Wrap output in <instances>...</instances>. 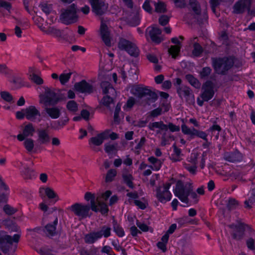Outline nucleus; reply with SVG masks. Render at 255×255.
<instances>
[{
  "label": "nucleus",
  "instance_id": "obj_3",
  "mask_svg": "<svg viewBox=\"0 0 255 255\" xmlns=\"http://www.w3.org/2000/svg\"><path fill=\"white\" fill-rule=\"evenodd\" d=\"M193 190L192 183L190 182L183 183L181 180H178L176 183L175 188L173 189V192L181 202L188 203L189 195L194 199L197 198L196 193Z\"/></svg>",
  "mask_w": 255,
  "mask_h": 255
},
{
  "label": "nucleus",
  "instance_id": "obj_5",
  "mask_svg": "<svg viewBox=\"0 0 255 255\" xmlns=\"http://www.w3.org/2000/svg\"><path fill=\"white\" fill-rule=\"evenodd\" d=\"M174 180L172 179L170 182L166 183L163 186H160L156 191V197L158 200L162 203H165L170 201L172 197V194L169 189Z\"/></svg>",
  "mask_w": 255,
  "mask_h": 255
},
{
  "label": "nucleus",
  "instance_id": "obj_26",
  "mask_svg": "<svg viewBox=\"0 0 255 255\" xmlns=\"http://www.w3.org/2000/svg\"><path fill=\"white\" fill-rule=\"evenodd\" d=\"M172 43L175 44V45L171 46L168 49V52L173 58H175L180 52L181 48V43L177 37H173L171 39Z\"/></svg>",
  "mask_w": 255,
  "mask_h": 255
},
{
  "label": "nucleus",
  "instance_id": "obj_20",
  "mask_svg": "<svg viewBox=\"0 0 255 255\" xmlns=\"http://www.w3.org/2000/svg\"><path fill=\"white\" fill-rule=\"evenodd\" d=\"M37 141L41 144H47L51 140L49 130L48 129L39 128L37 130Z\"/></svg>",
  "mask_w": 255,
  "mask_h": 255
},
{
  "label": "nucleus",
  "instance_id": "obj_23",
  "mask_svg": "<svg viewBox=\"0 0 255 255\" xmlns=\"http://www.w3.org/2000/svg\"><path fill=\"white\" fill-rule=\"evenodd\" d=\"M35 131V128L31 123L26 125L23 128L22 133L17 135V138L19 141L23 140L25 137L32 136Z\"/></svg>",
  "mask_w": 255,
  "mask_h": 255
},
{
  "label": "nucleus",
  "instance_id": "obj_9",
  "mask_svg": "<svg viewBox=\"0 0 255 255\" xmlns=\"http://www.w3.org/2000/svg\"><path fill=\"white\" fill-rule=\"evenodd\" d=\"M91 207L89 205L75 203L70 207V209L79 218H86L90 216L89 212Z\"/></svg>",
  "mask_w": 255,
  "mask_h": 255
},
{
  "label": "nucleus",
  "instance_id": "obj_50",
  "mask_svg": "<svg viewBox=\"0 0 255 255\" xmlns=\"http://www.w3.org/2000/svg\"><path fill=\"white\" fill-rule=\"evenodd\" d=\"M114 231L120 237H123L125 235L124 229L119 226L117 223L114 224Z\"/></svg>",
  "mask_w": 255,
  "mask_h": 255
},
{
  "label": "nucleus",
  "instance_id": "obj_64",
  "mask_svg": "<svg viewBox=\"0 0 255 255\" xmlns=\"http://www.w3.org/2000/svg\"><path fill=\"white\" fill-rule=\"evenodd\" d=\"M169 19L167 15H163L159 17V22L161 25H165L168 22Z\"/></svg>",
  "mask_w": 255,
  "mask_h": 255
},
{
  "label": "nucleus",
  "instance_id": "obj_15",
  "mask_svg": "<svg viewBox=\"0 0 255 255\" xmlns=\"http://www.w3.org/2000/svg\"><path fill=\"white\" fill-rule=\"evenodd\" d=\"M57 100L58 98L54 90L47 89L44 95L41 96L40 102L48 106L56 103Z\"/></svg>",
  "mask_w": 255,
  "mask_h": 255
},
{
  "label": "nucleus",
  "instance_id": "obj_6",
  "mask_svg": "<svg viewBox=\"0 0 255 255\" xmlns=\"http://www.w3.org/2000/svg\"><path fill=\"white\" fill-rule=\"evenodd\" d=\"M234 64L232 59L223 58L213 59V65L215 71L219 74H224Z\"/></svg>",
  "mask_w": 255,
  "mask_h": 255
},
{
  "label": "nucleus",
  "instance_id": "obj_30",
  "mask_svg": "<svg viewBox=\"0 0 255 255\" xmlns=\"http://www.w3.org/2000/svg\"><path fill=\"white\" fill-rule=\"evenodd\" d=\"M99 239H100V235L97 232H93L86 234L84 237V241L87 244H91Z\"/></svg>",
  "mask_w": 255,
  "mask_h": 255
},
{
  "label": "nucleus",
  "instance_id": "obj_4",
  "mask_svg": "<svg viewBox=\"0 0 255 255\" xmlns=\"http://www.w3.org/2000/svg\"><path fill=\"white\" fill-rule=\"evenodd\" d=\"M77 12V6L74 3L66 8L62 9L60 15V21L66 25L76 22L78 18Z\"/></svg>",
  "mask_w": 255,
  "mask_h": 255
},
{
  "label": "nucleus",
  "instance_id": "obj_38",
  "mask_svg": "<svg viewBox=\"0 0 255 255\" xmlns=\"http://www.w3.org/2000/svg\"><path fill=\"white\" fill-rule=\"evenodd\" d=\"M100 235V239L103 237L107 238L111 235V228L107 226H103L101 227L100 230L97 232Z\"/></svg>",
  "mask_w": 255,
  "mask_h": 255
},
{
  "label": "nucleus",
  "instance_id": "obj_27",
  "mask_svg": "<svg viewBox=\"0 0 255 255\" xmlns=\"http://www.w3.org/2000/svg\"><path fill=\"white\" fill-rule=\"evenodd\" d=\"M122 177L124 182L129 187L131 188L133 187L132 181L134 178L132 175L131 172H130L128 168H125L123 169L122 171Z\"/></svg>",
  "mask_w": 255,
  "mask_h": 255
},
{
  "label": "nucleus",
  "instance_id": "obj_44",
  "mask_svg": "<svg viewBox=\"0 0 255 255\" xmlns=\"http://www.w3.org/2000/svg\"><path fill=\"white\" fill-rule=\"evenodd\" d=\"M105 150L107 153H112L117 150V144L107 143L105 144Z\"/></svg>",
  "mask_w": 255,
  "mask_h": 255
},
{
  "label": "nucleus",
  "instance_id": "obj_57",
  "mask_svg": "<svg viewBox=\"0 0 255 255\" xmlns=\"http://www.w3.org/2000/svg\"><path fill=\"white\" fill-rule=\"evenodd\" d=\"M136 225L142 232H147L150 230V228L147 225L139 221H136Z\"/></svg>",
  "mask_w": 255,
  "mask_h": 255
},
{
  "label": "nucleus",
  "instance_id": "obj_49",
  "mask_svg": "<svg viewBox=\"0 0 255 255\" xmlns=\"http://www.w3.org/2000/svg\"><path fill=\"white\" fill-rule=\"evenodd\" d=\"M239 205L238 202L234 198H230L227 203V207L230 210L236 209Z\"/></svg>",
  "mask_w": 255,
  "mask_h": 255
},
{
  "label": "nucleus",
  "instance_id": "obj_24",
  "mask_svg": "<svg viewBox=\"0 0 255 255\" xmlns=\"http://www.w3.org/2000/svg\"><path fill=\"white\" fill-rule=\"evenodd\" d=\"M108 138V133L103 132L97 134L94 137H91L89 141L90 145L99 146L104 142V140Z\"/></svg>",
  "mask_w": 255,
  "mask_h": 255
},
{
  "label": "nucleus",
  "instance_id": "obj_51",
  "mask_svg": "<svg viewBox=\"0 0 255 255\" xmlns=\"http://www.w3.org/2000/svg\"><path fill=\"white\" fill-rule=\"evenodd\" d=\"M71 73L61 74L59 76V80L60 83L62 85H64L69 80L71 77Z\"/></svg>",
  "mask_w": 255,
  "mask_h": 255
},
{
  "label": "nucleus",
  "instance_id": "obj_31",
  "mask_svg": "<svg viewBox=\"0 0 255 255\" xmlns=\"http://www.w3.org/2000/svg\"><path fill=\"white\" fill-rule=\"evenodd\" d=\"M148 161L151 164V165L149 166V167L151 169L157 171L160 169L162 162L160 159L153 156H151L148 158Z\"/></svg>",
  "mask_w": 255,
  "mask_h": 255
},
{
  "label": "nucleus",
  "instance_id": "obj_39",
  "mask_svg": "<svg viewBox=\"0 0 255 255\" xmlns=\"http://www.w3.org/2000/svg\"><path fill=\"white\" fill-rule=\"evenodd\" d=\"M155 1L152 0H145L142 5L143 9L147 12L151 13L152 11V6H154Z\"/></svg>",
  "mask_w": 255,
  "mask_h": 255
},
{
  "label": "nucleus",
  "instance_id": "obj_16",
  "mask_svg": "<svg viewBox=\"0 0 255 255\" xmlns=\"http://www.w3.org/2000/svg\"><path fill=\"white\" fill-rule=\"evenodd\" d=\"M39 193L40 196L42 199L45 198V196H46L49 199L51 200V202L53 204L55 203L59 200L57 194L52 189L49 187H40L39 189Z\"/></svg>",
  "mask_w": 255,
  "mask_h": 255
},
{
  "label": "nucleus",
  "instance_id": "obj_42",
  "mask_svg": "<svg viewBox=\"0 0 255 255\" xmlns=\"http://www.w3.org/2000/svg\"><path fill=\"white\" fill-rule=\"evenodd\" d=\"M117 171L116 169H111L109 170L105 177V181L106 182H112L114 178L117 175Z\"/></svg>",
  "mask_w": 255,
  "mask_h": 255
},
{
  "label": "nucleus",
  "instance_id": "obj_1",
  "mask_svg": "<svg viewBox=\"0 0 255 255\" xmlns=\"http://www.w3.org/2000/svg\"><path fill=\"white\" fill-rule=\"evenodd\" d=\"M131 94L135 96L142 104L149 105L157 99L156 94L142 85H132L128 87Z\"/></svg>",
  "mask_w": 255,
  "mask_h": 255
},
{
  "label": "nucleus",
  "instance_id": "obj_55",
  "mask_svg": "<svg viewBox=\"0 0 255 255\" xmlns=\"http://www.w3.org/2000/svg\"><path fill=\"white\" fill-rule=\"evenodd\" d=\"M3 210L6 214L9 215L14 214L17 211L15 208L8 205H6L4 206Z\"/></svg>",
  "mask_w": 255,
  "mask_h": 255
},
{
  "label": "nucleus",
  "instance_id": "obj_25",
  "mask_svg": "<svg viewBox=\"0 0 255 255\" xmlns=\"http://www.w3.org/2000/svg\"><path fill=\"white\" fill-rule=\"evenodd\" d=\"M148 127L151 130H155V129H158L156 131L157 133L167 130V125L164 124L162 121L150 123L149 124Z\"/></svg>",
  "mask_w": 255,
  "mask_h": 255
},
{
  "label": "nucleus",
  "instance_id": "obj_48",
  "mask_svg": "<svg viewBox=\"0 0 255 255\" xmlns=\"http://www.w3.org/2000/svg\"><path fill=\"white\" fill-rule=\"evenodd\" d=\"M67 108L71 112L75 113L78 111V105L74 101H70L67 104Z\"/></svg>",
  "mask_w": 255,
  "mask_h": 255
},
{
  "label": "nucleus",
  "instance_id": "obj_40",
  "mask_svg": "<svg viewBox=\"0 0 255 255\" xmlns=\"http://www.w3.org/2000/svg\"><path fill=\"white\" fill-rule=\"evenodd\" d=\"M181 129L184 134L189 135L191 136H194L196 130V129L195 128H189L184 124L181 126Z\"/></svg>",
  "mask_w": 255,
  "mask_h": 255
},
{
  "label": "nucleus",
  "instance_id": "obj_32",
  "mask_svg": "<svg viewBox=\"0 0 255 255\" xmlns=\"http://www.w3.org/2000/svg\"><path fill=\"white\" fill-rule=\"evenodd\" d=\"M58 223V219L56 218L53 224H48L45 227L44 232L48 236H53L55 234L56 226Z\"/></svg>",
  "mask_w": 255,
  "mask_h": 255
},
{
  "label": "nucleus",
  "instance_id": "obj_43",
  "mask_svg": "<svg viewBox=\"0 0 255 255\" xmlns=\"http://www.w3.org/2000/svg\"><path fill=\"white\" fill-rule=\"evenodd\" d=\"M184 167L191 174L195 175L197 172V165L191 164L188 163L184 162Z\"/></svg>",
  "mask_w": 255,
  "mask_h": 255
},
{
  "label": "nucleus",
  "instance_id": "obj_12",
  "mask_svg": "<svg viewBox=\"0 0 255 255\" xmlns=\"http://www.w3.org/2000/svg\"><path fill=\"white\" fill-rule=\"evenodd\" d=\"M161 34V30L155 26L148 27L146 29L147 38L150 37L151 41L156 44L160 43L163 40Z\"/></svg>",
  "mask_w": 255,
  "mask_h": 255
},
{
  "label": "nucleus",
  "instance_id": "obj_19",
  "mask_svg": "<svg viewBox=\"0 0 255 255\" xmlns=\"http://www.w3.org/2000/svg\"><path fill=\"white\" fill-rule=\"evenodd\" d=\"M74 89L76 91L84 94H90L93 92L92 85L85 80L76 83L74 85Z\"/></svg>",
  "mask_w": 255,
  "mask_h": 255
},
{
  "label": "nucleus",
  "instance_id": "obj_36",
  "mask_svg": "<svg viewBox=\"0 0 255 255\" xmlns=\"http://www.w3.org/2000/svg\"><path fill=\"white\" fill-rule=\"evenodd\" d=\"M251 196L248 200L244 202L245 207L246 208L250 209L252 207L255 203V188L253 189L250 191Z\"/></svg>",
  "mask_w": 255,
  "mask_h": 255
},
{
  "label": "nucleus",
  "instance_id": "obj_34",
  "mask_svg": "<svg viewBox=\"0 0 255 255\" xmlns=\"http://www.w3.org/2000/svg\"><path fill=\"white\" fill-rule=\"evenodd\" d=\"M45 111L48 115L52 119H57L59 117L60 115L59 110L56 107L46 108Z\"/></svg>",
  "mask_w": 255,
  "mask_h": 255
},
{
  "label": "nucleus",
  "instance_id": "obj_18",
  "mask_svg": "<svg viewBox=\"0 0 255 255\" xmlns=\"http://www.w3.org/2000/svg\"><path fill=\"white\" fill-rule=\"evenodd\" d=\"M93 11L98 15L103 14L107 9L108 5L104 1L99 0H89Z\"/></svg>",
  "mask_w": 255,
  "mask_h": 255
},
{
  "label": "nucleus",
  "instance_id": "obj_52",
  "mask_svg": "<svg viewBox=\"0 0 255 255\" xmlns=\"http://www.w3.org/2000/svg\"><path fill=\"white\" fill-rule=\"evenodd\" d=\"M0 96L1 98L4 101L9 103L13 102L12 96L9 93L5 91L1 92Z\"/></svg>",
  "mask_w": 255,
  "mask_h": 255
},
{
  "label": "nucleus",
  "instance_id": "obj_17",
  "mask_svg": "<svg viewBox=\"0 0 255 255\" xmlns=\"http://www.w3.org/2000/svg\"><path fill=\"white\" fill-rule=\"evenodd\" d=\"M111 194L112 192L110 191H107L101 196L97 197V202L99 208V211H100L102 214H106L108 212V206L104 201H107Z\"/></svg>",
  "mask_w": 255,
  "mask_h": 255
},
{
  "label": "nucleus",
  "instance_id": "obj_22",
  "mask_svg": "<svg viewBox=\"0 0 255 255\" xmlns=\"http://www.w3.org/2000/svg\"><path fill=\"white\" fill-rule=\"evenodd\" d=\"M100 34L105 44L108 46H110L111 45L110 32L107 25L103 21H102L101 24Z\"/></svg>",
  "mask_w": 255,
  "mask_h": 255
},
{
  "label": "nucleus",
  "instance_id": "obj_2",
  "mask_svg": "<svg viewBox=\"0 0 255 255\" xmlns=\"http://www.w3.org/2000/svg\"><path fill=\"white\" fill-rule=\"evenodd\" d=\"M189 9L191 19L199 23H204L208 19L207 13V3L204 0L199 2L197 0H190Z\"/></svg>",
  "mask_w": 255,
  "mask_h": 255
},
{
  "label": "nucleus",
  "instance_id": "obj_63",
  "mask_svg": "<svg viewBox=\"0 0 255 255\" xmlns=\"http://www.w3.org/2000/svg\"><path fill=\"white\" fill-rule=\"evenodd\" d=\"M41 9L46 14H48L51 12L52 7L50 5L43 4L41 5Z\"/></svg>",
  "mask_w": 255,
  "mask_h": 255
},
{
  "label": "nucleus",
  "instance_id": "obj_14",
  "mask_svg": "<svg viewBox=\"0 0 255 255\" xmlns=\"http://www.w3.org/2000/svg\"><path fill=\"white\" fill-rule=\"evenodd\" d=\"M177 92L181 99L185 100L189 104L194 102V96L190 88L185 86H181L177 88Z\"/></svg>",
  "mask_w": 255,
  "mask_h": 255
},
{
  "label": "nucleus",
  "instance_id": "obj_8",
  "mask_svg": "<svg viewBox=\"0 0 255 255\" xmlns=\"http://www.w3.org/2000/svg\"><path fill=\"white\" fill-rule=\"evenodd\" d=\"M20 235L15 234L11 237L8 235L6 232L3 231H0V248L3 253H6L8 251L9 245L12 242L17 243L19 241Z\"/></svg>",
  "mask_w": 255,
  "mask_h": 255
},
{
  "label": "nucleus",
  "instance_id": "obj_59",
  "mask_svg": "<svg viewBox=\"0 0 255 255\" xmlns=\"http://www.w3.org/2000/svg\"><path fill=\"white\" fill-rule=\"evenodd\" d=\"M194 136H196L197 137H199L203 140L207 141V134L203 131H200L196 129L195 134Z\"/></svg>",
  "mask_w": 255,
  "mask_h": 255
},
{
  "label": "nucleus",
  "instance_id": "obj_13",
  "mask_svg": "<svg viewBox=\"0 0 255 255\" xmlns=\"http://www.w3.org/2000/svg\"><path fill=\"white\" fill-rule=\"evenodd\" d=\"M26 118L33 122H40L41 121L40 111L34 106H30L25 108Z\"/></svg>",
  "mask_w": 255,
  "mask_h": 255
},
{
  "label": "nucleus",
  "instance_id": "obj_54",
  "mask_svg": "<svg viewBox=\"0 0 255 255\" xmlns=\"http://www.w3.org/2000/svg\"><path fill=\"white\" fill-rule=\"evenodd\" d=\"M203 49L202 47L198 43H195L194 44V49L193 54L196 56H198L202 52Z\"/></svg>",
  "mask_w": 255,
  "mask_h": 255
},
{
  "label": "nucleus",
  "instance_id": "obj_7",
  "mask_svg": "<svg viewBox=\"0 0 255 255\" xmlns=\"http://www.w3.org/2000/svg\"><path fill=\"white\" fill-rule=\"evenodd\" d=\"M101 86L103 89V93L109 95L104 97L102 99V103L104 106L110 108L111 105L114 104L113 99L112 98L110 97V96H115L116 95V91L111 84L108 82L106 81L102 82Z\"/></svg>",
  "mask_w": 255,
  "mask_h": 255
},
{
  "label": "nucleus",
  "instance_id": "obj_29",
  "mask_svg": "<svg viewBox=\"0 0 255 255\" xmlns=\"http://www.w3.org/2000/svg\"><path fill=\"white\" fill-rule=\"evenodd\" d=\"M85 199L87 201L90 200L91 209L93 211L98 212L99 211L97 200H95V197L93 194L90 192H87L85 195Z\"/></svg>",
  "mask_w": 255,
  "mask_h": 255
},
{
  "label": "nucleus",
  "instance_id": "obj_47",
  "mask_svg": "<svg viewBox=\"0 0 255 255\" xmlns=\"http://www.w3.org/2000/svg\"><path fill=\"white\" fill-rule=\"evenodd\" d=\"M154 7L155 11L157 12L163 13L166 11V6L165 4L161 1H158L157 2H155Z\"/></svg>",
  "mask_w": 255,
  "mask_h": 255
},
{
  "label": "nucleus",
  "instance_id": "obj_33",
  "mask_svg": "<svg viewBox=\"0 0 255 255\" xmlns=\"http://www.w3.org/2000/svg\"><path fill=\"white\" fill-rule=\"evenodd\" d=\"M20 172L22 176L25 178L31 179L35 178L36 176V173L34 170L27 167H24L23 169H20Z\"/></svg>",
  "mask_w": 255,
  "mask_h": 255
},
{
  "label": "nucleus",
  "instance_id": "obj_28",
  "mask_svg": "<svg viewBox=\"0 0 255 255\" xmlns=\"http://www.w3.org/2000/svg\"><path fill=\"white\" fill-rule=\"evenodd\" d=\"M224 158L227 161L234 162L241 160L242 155L239 151L227 152L224 155Z\"/></svg>",
  "mask_w": 255,
  "mask_h": 255
},
{
  "label": "nucleus",
  "instance_id": "obj_45",
  "mask_svg": "<svg viewBox=\"0 0 255 255\" xmlns=\"http://www.w3.org/2000/svg\"><path fill=\"white\" fill-rule=\"evenodd\" d=\"M24 146L28 151H31L34 147V140L31 138H26L24 141Z\"/></svg>",
  "mask_w": 255,
  "mask_h": 255
},
{
  "label": "nucleus",
  "instance_id": "obj_62",
  "mask_svg": "<svg viewBox=\"0 0 255 255\" xmlns=\"http://www.w3.org/2000/svg\"><path fill=\"white\" fill-rule=\"evenodd\" d=\"M163 113L162 109L161 108H157L151 112V116L153 117H156L160 115H161Z\"/></svg>",
  "mask_w": 255,
  "mask_h": 255
},
{
  "label": "nucleus",
  "instance_id": "obj_58",
  "mask_svg": "<svg viewBox=\"0 0 255 255\" xmlns=\"http://www.w3.org/2000/svg\"><path fill=\"white\" fill-rule=\"evenodd\" d=\"M10 70L7 68L5 64H0V74L8 75L10 74Z\"/></svg>",
  "mask_w": 255,
  "mask_h": 255
},
{
  "label": "nucleus",
  "instance_id": "obj_35",
  "mask_svg": "<svg viewBox=\"0 0 255 255\" xmlns=\"http://www.w3.org/2000/svg\"><path fill=\"white\" fill-rule=\"evenodd\" d=\"M40 29L48 34H50L55 36H60L61 35V32L59 30L53 27H50L46 29L45 27L42 25H39Z\"/></svg>",
  "mask_w": 255,
  "mask_h": 255
},
{
  "label": "nucleus",
  "instance_id": "obj_46",
  "mask_svg": "<svg viewBox=\"0 0 255 255\" xmlns=\"http://www.w3.org/2000/svg\"><path fill=\"white\" fill-rule=\"evenodd\" d=\"M29 78L31 81L37 85H41L43 83L42 79L34 72H32L30 74Z\"/></svg>",
  "mask_w": 255,
  "mask_h": 255
},
{
  "label": "nucleus",
  "instance_id": "obj_60",
  "mask_svg": "<svg viewBox=\"0 0 255 255\" xmlns=\"http://www.w3.org/2000/svg\"><path fill=\"white\" fill-rule=\"evenodd\" d=\"M11 7V6L10 3L3 0H0V8H3L8 11H9Z\"/></svg>",
  "mask_w": 255,
  "mask_h": 255
},
{
  "label": "nucleus",
  "instance_id": "obj_11",
  "mask_svg": "<svg viewBox=\"0 0 255 255\" xmlns=\"http://www.w3.org/2000/svg\"><path fill=\"white\" fill-rule=\"evenodd\" d=\"M214 88L215 84L210 80L207 81L203 84L201 97L204 101L207 102L213 97L215 94Z\"/></svg>",
  "mask_w": 255,
  "mask_h": 255
},
{
  "label": "nucleus",
  "instance_id": "obj_21",
  "mask_svg": "<svg viewBox=\"0 0 255 255\" xmlns=\"http://www.w3.org/2000/svg\"><path fill=\"white\" fill-rule=\"evenodd\" d=\"M251 4V0H240L234 6V12L241 13L246 10H249Z\"/></svg>",
  "mask_w": 255,
  "mask_h": 255
},
{
  "label": "nucleus",
  "instance_id": "obj_56",
  "mask_svg": "<svg viewBox=\"0 0 255 255\" xmlns=\"http://www.w3.org/2000/svg\"><path fill=\"white\" fill-rule=\"evenodd\" d=\"M121 105L120 104H117L114 112V121L117 123H119L120 121L119 115L121 111Z\"/></svg>",
  "mask_w": 255,
  "mask_h": 255
},
{
  "label": "nucleus",
  "instance_id": "obj_37",
  "mask_svg": "<svg viewBox=\"0 0 255 255\" xmlns=\"http://www.w3.org/2000/svg\"><path fill=\"white\" fill-rule=\"evenodd\" d=\"M188 82L194 88L199 89L201 87V83L193 75L188 74L185 77Z\"/></svg>",
  "mask_w": 255,
  "mask_h": 255
},
{
  "label": "nucleus",
  "instance_id": "obj_53",
  "mask_svg": "<svg viewBox=\"0 0 255 255\" xmlns=\"http://www.w3.org/2000/svg\"><path fill=\"white\" fill-rule=\"evenodd\" d=\"M211 69L208 67H204L202 69L200 73L201 78H205L207 77L211 73Z\"/></svg>",
  "mask_w": 255,
  "mask_h": 255
},
{
  "label": "nucleus",
  "instance_id": "obj_61",
  "mask_svg": "<svg viewBox=\"0 0 255 255\" xmlns=\"http://www.w3.org/2000/svg\"><path fill=\"white\" fill-rule=\"evenodd\" d=\"M187 161L191 164H197V156L196 154H191L190 157L187 159Z\"/></svg>",
  "mask_w": 255,
  "mask_h": 255
},
{
  "label": "nucleus",
  "instance_id": "obj_10",
  "mask_svg": "<svg viewBox=\"0 0 255 255\" xmlns=\"http://www.w3.org/2000/svg\"><path fill=\"white\" fill-rule=\"evenodd\" d=\"M118 47L121 50L126 51L131 56H136L138 55V51L136 45L125 38L120 39Z\"/></svg>",
  "mask_w": 255,
  "mask_h": 255
},
{
  "label": "nucleus",
  "instance_id": "obj_41",
  "mask_svg": "<svg viewBox=\"0 0 255 255\" xmlns=\"http://www.w3.org/2000/svg\"><path fill=\"white\" fill-rule=\"evenodd\" d=\"M221 130V128L219 125L215 124L210 127L208 131L211 132L212 135H215L216 138L218 139Z\"/></svg>",
  "mask_w": 255,
  "mask_h": 255
}]
</instances>
